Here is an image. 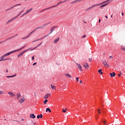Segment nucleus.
I'll return each instance as SVG.
<instances>
[{"label": "nucleus", "instance_id": "f257e3e1", "mask_svg": "<svg viewBox=\"0 0 125 125\" xmlns=\"http://www.w3.org/2000/svg\"><path fill=\"white\" fill-rule=\"evenodd\" d=\"M50 23H51V21L47 22V23H45L43 25H42L40 26L36 27L33 30L34 31V32H36V31H37V30H39L40 29H42V28H44L45 27H46V26H47V25H49V24H50Z\"/></svg>", "mask_w": 125, "mask_h": 125}, {"label": "nucleus", "instance_id": "f03ea898", "mask_svg": "<svg viewBox=\"0 0 125 125\" xmlns=\"http://www.w3.org/2000/svg\"><path fill=\"white\" fill-rule=\"evenodd\" d=\"M108 1L106 0V1H103L101 3H100L99 4H96L90 6L89 7V8H90V9H92V8H93V7H95V6H99V5H101L102 4H104V3H105V2H107V1Z\"/></svg>", "mask_w": 125, "mask_h": 125}, {"label": "nucleus", "instance_id": "7ed1b4c3", "mask_svg": "<svg viewBox=\"0 0 125 125\" xmlns=\"http://www.w3.org/2000/svg\"><path fill=\"white\" fill-rule=\"evenodd\" d=\"M35 33L34 30H33L32 31H31L30 33H29L26 36L21 38V40H26V39H28V38H30L33 34Z\"/></svg>", "mask_w": 125, "mask_h": 125}, {"label": "nucleus", "instance_id": "20e7f679", "mask_svg": "<svg viewBox=\"0 0 125 125\" xmlns=\"http://www.w3.org/2000/svg\"><path fill=\"white\" fill-rule=\"evenodd\" d=\"M15 52H17L16 50L9 52L7 53L4 54V55H5V57H6V56H8L10 55V54H12V53H14Z\"/></svg>", "mask_w": 125, "mask_h": 125}, {"label": "nucleus", "instance_id": "39448f33", "mask_svg": "<svg viewBox=\"0 0 125 125\" xmlns=\"http://www.w3.org/2000/svg\"><path fill=\"white\" fill-rule=\"evenodd\" d=\"M103 63L104 64V67H105V68L109 67V64H108V62H107L105 60L103 61Z\"/></svg>", "mask_w": 125, "mask_h": 125}, {"label": "nucleus", "instance_id": "423d86ee", "mask_svg": "<svg viewBox=\"0 0 125 125\" xmlns=\"http://www.w3.org/2000/svg\"><path fill=\"white\" fill-rule=\"evenodd\" d=\"M56 28H57V26H54L52 27L50 29V32H49V35H51V34H52V33H53V31H54L55 29H56Z\"/></svg>", "mask_w": 125, "mask_h": 125}, {"label": "nucleus", "instance_id": "0eeeda50", "mask_svg": "<svg viewBox=\"0 0 125 125\" xmlns=\"http://www.w3.org/2000/svg\"><path fill=\"white\" fill-rule=\"evenodd\" d=\"M58 5H59V3H58L57 5H53V6H52L51 7L44 9L42 10L41 11H44V10H47L48 9H50V8H52V7H55V6H58Z\"/></svg>", "mask_w": 125, "mask_h": 125}, {"label": "nucleus", "instance_id": "6e6552de", "mask_svg": "<svg viewBox=\"0 0 125 125\" xmlns=\"http://www.w3.org/2000/svg\"><path fill=\"white\" fill-rule=\"evenodd\" d=\"M19 102L20 104H22V103H24V102H25V98H21V99H20Z\"/></svg>", "mask_w": 125, "mask_h": 125}, {"label": "nucleus", "instance_id": "1a4fd4ad", "mask_svg": "<svg viewBox=\"0 0 125 125\" xmlns=\"http://www.w3.org/2000/svg\"><path fill=\"white\" fill-rule=\"evenodd\" d=\"M77 68H78V69H79L80 71H81V72H82V71H83V67H82V65H81V64H80L79 63H77Z\"/></svg>", "mask_w": 125, "mask_h": 125}, {"label": "nucleus", "instance_id": "9d476101", "mask_svg": "<svg viewBox=\"0 0 125 125\" xmlns=\"http://www.w3.org/2000/svg\"><path fill=\"white\" fill-rule=\"evenodd\" d=\"M8 94L10 95V97L14 98L15 97V94L12 92H8Z\"/></svg>", "mask_w": 125, "mask_h": 125}, {"label": "nucleus", "instance_id": "9b49d317", "mask_svg": "<svg viewBox=\"0 0 125 125\" xmlns=\"http://www.w3.org/2000/svg\"><path fill=\"white\" fill-rule=\"evenodd\" d=\"M49 35H50V34H49V33H48V34H46V35H45L44 36L42 37V38L37 39L36 41H41V40H42V39H44V38H46L47 37H48V36H49Z\"/></svg>", "mask_w": 125, "mask_h": 125}, {"label": "nucleus", "instance_id": "f8f14e48", "mask_svg": "<svg viewBox=\"0 0 125 125\" xmlns=\"http://www.w3.org/2000/svg\"><path fill=\"white\" fill-rule=\"evenodd\" d=\"M83 66L86 69H88L89 68V66L88 65V64L87 63H83Z\"/></svg>", "mask_w": 125, "mask_h": 125}, {"label": "nucleus", "instance_id": "ddd939ff", "mask_svg": "<svg viewBox=\"0 0 125 125\" xmlns=\"http://www.w3.org/2000/svg\"><path fill=\"white\" fill-rule=\"evenodd\" d=\"M5 57V55H3V56H2L0 57V62H1L2 61H4Z\"/></svg>", "mask_w": 125, "mask_h": 125}, {"label": "nucleus", "instance_id": "4468645a", "mask_svg": "<svg viewBox=\"0 0 125 125\" xmlns=\"http://www.w3.org/2000/svg\"><path fill=\"white\" fill-rule=\"evenodd\" d=\"M25 47H26V45H24L23 47H22L21 48L17 49L16 50L17 52H18L19 51H21V50H22V49H23V48H25Z\"/></svg>", "mask_w": 125, "mask_h": 125}, {"label": "nucleus", "instance_id": "2eb2a0df", "mask_svg": "<svg viewBox=\"0 0 125 125\" xmlns=\"http://www.w3.org/2000/svg\"><path fill=\"white\" fill-rule=\"evenodd\" d=\"M30 118H31V119H35L36 118V115H35L34 114H30Z\"/></svg>", "mask_w": 125, "mask_h": 125}, {"label": "nucleus", "instance_id": "dca6fc26", "mask_svg": "<svg viewBox=\"0 0 125 125\" xmlns=\"http://www.w3.org/2000/svg\"><path fill=\"white\" fill-rule=\"evenodd\" d=\"M32 10H33V8H31L28 9V10L26 11L25 13H26V14H28V13H29V12H31V11H32Z\"/></svg>", "mask_w": 125, "mask_h": 125}, {"label": "nucleus", "instance_id": "f3484780", "mask_svg": "<svg viewBox=\"0 0 125 125\" xmlns=\"http://www.w3.org/2000/svg\"><path fill=\"white\" fill-rule=\"evenodd\" d=\"M49 96H50V93H47L44 96V98H45V99H47Z\"/></svg>", "mask_w": 125, "mask_h": 125}, {"label": "nucleus", "instance_id": "a211bd4d", "mask_svg": "<svg viewBox=\"0 0 125 125\" xmlns=\"http://www.w3.org/2000/svg\"><path fill=\"white\" fill-rule=\"evenodd\" d=\"M20 97H21V94L20 93L17 94V99H20Z\"/></svg>", "mask_w": 125, "mask_h": 125}, {"label": "nucleus", "instance_id": "6ab92c4d", "mask_svg": "<svg viewBox=\"0 0 125 125\" xmlns=\"http://www.w3.org/2000/svg\"><path fill=\"white\" fill-rule=\"evenodd\" d=\"M18 34H16V35L14 36H12L11 37H9L8 38L6 39L7 41H8V40H11V39H13V38H15V37H16V36H18Z\"/></svg>", "mask_w": 125, "mask_h": 125}, {"label": "nucleus", "instance_id": "aec40b11", "mask_svg": "<svg viewBox=\"0 0 125 125\" xmlns=\"http://www.w3.org/2000/svg\"><path fill=\"white\" fill-rule=\"evenodd\" d=\"M110 75L111 78H113V77H115V76H116V73H115V72L110 73Z\"/></svg>", "mask_w": 125, "mask_h": 125}, {"label": "nucleus", "instance_id": "412c9836", "mask_svg": "<svg viewBox=\"0 0 125 125\" xmlns=\"http://www.w3.org/2000/svg\"><path fill=\"white\" fill-rule=\"evenodd\" d=\"M23 54H24V53L23 52H21V53H20L18 55V57H21V56H22V55H23Z\"/></svg>", "mask_w": 125, "mask_h": 125}, {"label": "nucleus", "instance_id": "4be33fe9", "mask_svg": "<svg viewBox=\"0 0 125 125\" xmlns=\"http://www.w3.org/2000/svg\"><path fill=\"white\" fill-rule=\"evenodd\" d=\"M42 119V114H41L40 115H37V119Z\"/></svg>", "mask_w": 125, "mask_h": 125}, {"label": "nucleus", "instance_id": "5701e85b", "mask_svg": "<svg viewBox=\"0 0 125 125\" xmlns=\"http://www.w3.org/2000/svg\"><path fill=\"white\" fill-rule=\"evenodd\" d=\"M108 4H109V3H106L104 4H103V5L100 6V7L101 8H102V7H104V6H106Z\"/></svg>", "mask_w": 125, "mask_h": 125}, {"label": "nucleus", "instance_id": "b1692460", "mask_svg": "<svg viewBox=\"0 0 125 125\" xmlns=\"http://www.w3.org/2000/svg\"><path fill=\"white\" fill-rule=\"evenodd\" d=\"M14 77H16V74H15L12 76H6V78H14Z\"/></svg>", "mask_w": 125, "mask_h": 125}, {"label": "nucleus", "instance_id": "393cba45", "mask_svg": "<svg viewBox=\"0 0 125 125\" xmlns=\"http://www.w3.org/2000/svg\"><path fill=\"white\" fill-rule=\"evenodd\" d=\"M60 40L59 38H58L57 39H56V40H55L54 42V43H57V42H58Z\"/></svg>", "mask_w": 125, "mask_h": 125}, {"label": "nucleus", "instance_id": "a878e982", "mask_svg": "<svg viewBox=\"0 0 125 125\" xmlns=\"http://www.w3.org/2000/svg\"><path fill=\"white\" fill-rule=\"evenodd\" d=\"M15 19H16V17H14L12 18L11 19H10L9 20L11 22H12V21H13V20H14Z\"/></svg>", "mask_w": 125, "mask_h": 125}, {"label": "nucleus", "instance_id": "bb28decb", "mask_svg": "<svg viewBox=\"0 0 125 125\" xmlns=\"http://www.w3.org/2000/svg\"><path fill=\"white\" fill-rule=\"evenodd\" d=\"M48 111L49 113L51 112V109H50L49 108H46V112H47Z\"/></svg>", "mask_w": 125, "mask_h": 125}, {"label": "nucleus", "instance_id": "cd10ccee", "mask_svg": "<svg viewBox=\"0 0 125 125\" xmlns=\"http://www.w3.org/2000/svg\"><path fill=\"white\" fill-rule=\"evenodd\" d=\"M51 87L52 89H56V87L55 86H53L52 84L51 85Z\"/></svg>", "mask_w": 125, "mask_h": 125}, {"label": "nucleus", "instance_id": "c85d7f7f", "mask_svg": "<svg viewBox=\"0 0 125 125\" xmlns=\"http://www.w3.org/2000/svg\"><path fill=\"white\" fill-rule=\"evenodd\" d=\"M98 72L100 73L101 75H103V72H102V69H101L98 70Z\"/></svg>", "mask_w": 125, "mask_h": 125}, {"label": "nucleus", "instance_id": "c756f323", "mask_svg": "<svg viewBox=\"0 0 125 125\" xmlns=\"http://www.w3.org/2000/svg\"><path fill=\"white\" fill-rule=\"evenodd\" d=\"M65 76L66 77H68V78H72V76H71V75H70V74H65Z\"/></svg>", "mask_w": 125, "mask_h": 125}, {"label": "nucleus", "instance_id": "7c9ffc66", "mask_svg": "<svg viewBox=\"0 0 125 125\" xmlns=\"http://www.w3.org/2000/svg\"><path fill=\"white\" fill-rule=\"evenodd\" d=\"M36 48H37V47H34V48H29L28 49H29V50H30V51H32V50H34V49H36Z\"/></svg>", "mask_w": 125, "mask_h": 125}, {"label": "nucleus", "instance_id": "2f4dec72", "mask_svg": "<svg viewBox=\"0 0 125 125\" xmlns=\"http://www.w3.org/2000/svg\"><path fill=\"white\" fill-rule=\"evenodd\" d=\"M29 50H30V49H27L26 50H24L23 51H22V53H26V52H27V51H29Z\"/></svg>", "mask_w": 125, "mask_h": 125}, {"label": "nucleus", "instance_id": "473e14b6", "mask_svg": "<svg viewBox=\"0 0 125 125\" xmlns=\"http://www.w3.org/2000/svg\"><path fill=\"white\" fill-rule=\"evenodd\" d=\"M76 2H78V1H77V0L71 2V4H73L74 3H76Z\"/></svg>", "mask_w": 125, "mask_h": 125}, {"label": "nucleus", "instance_id": "72a5a7b5", "mask_svg": "<svg viewBox=\"0 0 125 125\" xmlns=\"http://www.w3.org/2000/svg\"><path fill=\"white\" fill-rule=\"evenodd\" d=\"M21 13H19L16 16H15V17H16V18H18V17H19V16H20V15H21Z\"/></svg>", "mask_w": 125, "mask_h": 125}, {"label": "nucleus", "instance_id": "f704fd0d", "mask_svg": "<svg viewBox=\"0 0 125 125\" xmlns=\"http://www.w3.org/2000/svg\"><path fill=\"white\" fill-rule=\"evenodd\" d=\"M2 94H4V92L3 91H0V95H2Z\"/></svg>", "mask_w": 125, "mask_h": 125}, {"label": "nucleus", "instance_id": "c9c22d12", "mask_svg": "<svg viewBox=\"0 0 125 125\" xmlns=\"http://www.w3.org/2000/svg\"><path fill=\"white\" fill-rule=\"evenodd\" d=\"M6 60H11V59L10 58L4 59V61H6Z\"/></svg>", "mask_w": 125, "mask_h": 125}, {"label": "nucleus", "instance_id": "e433bc0d", "mask_svg": "<svg viewBox=\"0 0 125 125\" xmlns=\"http://www.w3.org/2000/svg\"><path fill=\"white\" fill-rule=\"evenodd\" d=\"M26 14H26V13L22 14L21 16L20 17V18H21V17H23V16H24V15H26Z\"/></svg>", "mask_w": 125, "mask_h": 125}, {"label": "nucleus", "instance_id": "4c0bfd02", "mask_svg": "<svg viewBox=\"0 0 125 125\" xmlns=\"http://www.w3.org/2000/svg\"><path fill=\"white\" fill-rule=\"evenodd\" d=\"M48 100L47 99L45 100V101H44V105H45V104H46V103L47 102Z\"/></svg>", "mask_w": 125, "mask_h": 125}, {"label": "nucleus", "instance_id": "58836bf2", "mask_svg": "<svg viewBox=\"0 0 125 125\" xmlns=\"http://www.w3.org/2000/svg\"><path fill=\"white\" fill-rule=\"evenodd\" d=\"M19 5H21V4H17L14 5V6H15H15H18Z\"/></svg>", "mask_w": 125, "mask_h": 125}, {"label": "nucleus", "instance_id": "ea45409f", "mask_svg": "<svg viewBox=\"0 0 125 125\" xmlns=\"http://www.w3.org/2000/svg\"><path fill=\"white\" fill-rule=\"evenodd\" d=\"M66 110H67V108H65V109H62L63 113H65Z\"/></svg>", "mask_w": 125, "mask_h": 125}, {"label": "nucleus", "instance_id": "a19ab883", "mask_svg": "<svg viewBox=\"0 0 125 125\" xmlns=\"http://www.w3.org/2000/svg\"><path fill=\"white\" fill-rule=\"evenodd\" d=\"M42 42L41 43L38 45V46H36V47H39L40 45H42Z\"/></svg>", "mask_w": 125, "mask_h": 125}, {"label": "nucleus", "instance_id": "79ce46f5", "mask_svg": "<svg viewBox=\"0 0 125 125\" xmlns=\"http://www.w3.org/2000/svg\"><path fill=\"white\" fill-rule=\"evenodd\" d=\"M69 0H64L63 1H62V3H64V2H66V1H69Z\"/></svg>", "mask_w": 125, "mask_h": 125}, {"label": "nucleus", "instance_id": "37998d69", "mask_svg": "<svg viewBox=\"0 0 125 125\" xmlns=\"http://www.w3.org/2000/svg\"><path fill=\"white\" fill-rule=\"evenodd\" d=\"M76 80H77V83L79 82V77L76 78Z\"/></svg>", "mask_w": 125, "mask_h": 125}, {"label": "nucleus", "instance_id": "c03bdc74", "mask_svg": "<svg viewBox=\"0 0 125 125\" xmlns=\"http://www.w3.org/2000/svg\"><path fill=\"white\" fill-rule=\"evenodd\" d=\"M90 9L89 8H87L86 10H85V11H88V10H90Z\"/></svg>", "mask_w": 125, "mask_h": 125}, {"label": "nucleus", "instance_id": "a18cd8bd", "mask_svg": "<svg viewBox=\"0 0 125 125\" xmlns=\"http://www.w3.org/2000/svg\"><path fill=\"white\" fill-rule=\"evenodd\" d=\"M98 113L101 114L100 111H101V109H99L98 110Z\"/></svg>", "mask_w": 125, "mask_h": 125}, {"label": "nucleus", "instance_id": "49530a36", "mask_svg": "<svg viewBox=\"0 0 125 125\" xmlns=\"http://www.w3.org/2000/svg\"><path fill=\"white\" fill-rule=\"evenodd\" d=\"M89 61H90V62H91V61H92V59L89 58Z\"/></svg>", "mask_w": 125, "mask_h": 125}, {"label": "nucleus", "instance_id": "de8ad7c7", "mask_svg": "<svg viewBox=\"0 0 125 125\" xmlns=\"http://www.w3.org/2000/svg\"><path fill=\"white\" fill-rule=\"evenodd\" d=\"M14 5L10 7V9H12V8H14Z\"/></svg>", "mask_w": 125, "mask_h": 125}, {"label": "nucleus", "instance_id": "09e8293b", "mask_svg": "<svg viewBox=\"0 0 125 125\" xmlns=\"http://www.w3.org/2000/svg\"><path fill=\"white\" fill-rule=\"evenodd\" d=\"M35 65H37V62H34V63L33 64V66H35Z\"/></svg>", "mask_w": 125, "mask_h": 125}, {"label": "nucleus", "instance_id": "8fccbe9b", "mask_svg": "<svg viewBox=\"0 0 125 125\" xmlns=\"http://www.w3.org/2000/svg\"><path fill=\"white\" fill-rule=\"evenodd\" d=\"M83 1V0H77V1L78 2V1Z\"/></svg>", "mask_w": 125, "mask_h": 125}, {"label": "nucleus", "instance_id": "3c124183", "mask_svg": "<svg viewBox=\"0 0 125 125\" xmlns=\"http://www.w3.org/2000/svg\"><path fill=\"white\" fill-rule=\"evenodd\" d=\"M10 22L11 21H10V20H9V21L7 22V24H8V23H10Z\"/></svg>", "mask_w": 125, "mask_h": 125}, {"label": "nucleus", "instance_id": "603ef678", "mask_svg": "<svg viewBox=\"0 0 125 125\" xmlns=\"http://www.w3.org/2000/svg\"><path fill=\"white\" fill-rule=\"evenodd\" d=\"M85 37H86V35H83V36L82 37V38H85Z\"/></svg>", "mask_w": 125, "mask_h": 125}, {"label": "nucleus", "instance_id": "864d4df0", "mask_svg": "<svg viewBox=\"0 0 125 125\" xmlns=\"http://www.w3.org/2000/svg\"><path fill=\"white\" fill-rule=\"evenodd\" d=\"M34 59H35V57L34 56H33L32 57V60H34Z\"/></svg>", "mask_w": 125, "mask_h": 125}, {"label": "nucleus", "instance_id": "5fc2aeb1", "mask_svg": "<svg viewBox=\"0 0 125 125\" xmlns=\"http://www.w3.org/2000/svg\"><path fill=\"white\" fill-rule=\"evenodd\" d=\"M122 73L118 74V77H121V76H122Z\"/></svg>", "mask_w": 125, "mask_h": 125}, {"label": "nucleus", "instance_id": "6e6d98bb", "mask_svg": "<svg viewBox=\"0 0 125 125\" xmlns=\"http://www.w3.org/2000/svg\"><path fill=\"white\" fill-rule=\"evenodd\" d=\"M61 3H63V1H60V2H59V4H60Z\"/></svg>", "mask_w": 125, "mask_h": 125}, {"label": "nucleus", "instance_id": "4d7b16f0", "mask_svg": "<svg viewBox=\"0 0 125 125\" xmlns=\"http://www.w3.org/2000/svg\"><path fill=\"white\" fill-rule=\"evenodd\" d=\"M11 9H10V8H9V9H7V11H9V10H11Z\"/></svg>", "mask_w": 125, "mask_h": 125}, {"label": "nucleus", "instance_id": "13d9d810", "mask_svg": "<svg viewBox=\"0 0 125 125\" xmlns=\"http://www.w3.org/2000/svg\"><path fill=\"white\" fill-rule=\"evenodd\" d=\"M109 58H111V59H113V57H112V56H110Z\"/></svg>", "mask_w": 125, "mask_h": 125}, {"label": "nucleus", "instance_id": "bf43d9fd", "mask_svg": "<svg viewBox=\"0 0 125 125\" xmlns=\"http://www.w3.org/2000/svg\"><path fill=\"white\" fill-rule=\"evenodd\" d=\"M6 72L8 73V69H6Z\"/></svg>", "mask_w": 125, "mask_h": 125}, {"label": "nucleus", "instance_id": "052dcab7", "mask_svg": "<svg viewBox=\"0 0 125 125\" xmlns=\"http://www.w3.org/2000/svg\"><path fill=\"white\" fill-rule=\"evenodd\" d=\"M80 83H83V81H82V80L80 81Z\"/></svg>", "mask_w": 125, "mask_h": 125}, {"label": "nucleus", "instance_id": "680f3d73", "mask_svg": "<svg viewBox=\"0 0 125 125\" xmlns=\"http://www.w3.org/2000/svg\"><path fill=\"white\" fill-rule=\"evenodd\" d=\"M23 12H24V10H22V11L21 12V13H23Z\"/></svg>", "mask_w": 125, "mask_h": 125}, {"label": "nucleus", "instance_id": "e2e57ef3", "mask_svg": "<svg viewBox=\"0 0 125 125\" xmlns=\"http://www.w3.org/2000/svg\"><path fill=\"white\" fill-rule=\"evenodd\" d=\"M101 21V20L99 19V22L100 23Z\"/></svg>", "mask_w": 125, "mask_h": 125}, {"label": "nucleus", "instance_id": "0e129e2a", "mask_svg": "<svg viewBox=\"0 0 125 125\" xmlns=\"http://www.w3.org/2000/svg\"><path fill=\"white\" fill-rule=\"evenodd\" d=\"M105 17L106 18V19H108V17L107 16H105Z\"/></svg>", "mask_w": 125, "mask_h": 125}, {"label": "nucleus", "instance_id": "69168bd1", "mask_svg": "<svg viewBox=\"0 0 125 125\" xmlns=\"http://www.w3.org/2000/svg\"><path fill=\"white\" fill-rule=\"evenodd\" d=\"M104 125H106V122H105V121H104Z\"/></svg>", "mask_w": 125, "mask_h": 125}, {"label": "nucleus", "instance_id": "338daca9", "mask_svg": "<svg viewBox=\"0 0 125 125\" xmlns=\"http://www.w3.org/2000/svg\"><path fill=\"white\" fill-rule=\"evenodd\" d=\"M2 42H3V41L0 42V44H1V43H2Z\"/></svg>", "mask_w": 125, "mask_h": 125}, {"label": "nucleus", "instance_id": "774afa93", "mask_svg": "<svg viewBox=\"0 0 125 125\" xmlns=\"http://www.w3.org/2000/svg\"><path fill=\"white\" fill-rule=\"evenodd\" d=\"M122 15L123 16H124V13H122Z\"/></svg>", "mask_w": 125, "mask_h": 125}]
</instances>
